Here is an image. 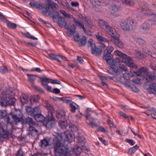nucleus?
<instances>
[{"mask_svg":"<svg viewBox=\"0 0 156 156\" xmlns=\"http://www.w3.org/2000/svg\"><path fill=\"white\" fill-rule=\"evenodd\" d=\"M139 76L143 77V80L147 83L156 79V74L154 72H149L148 69L144 67H141L136 72H132L130 71L129 73H126L124 74L123 77L127 80L133 76Z\"/></svg>","mask_w":156,"mask_h":156,"instance_id":"1","label":"nucleus"},{"mask_svg":"<svg viewBox=\"0 0 156 156\" xmlns=\"http://www.w3.org/2000/svg\"><path fill=\"white\" fill-rule=\"evenodd\" d=\"M111 54L104 52L103 58L105 60L110 66L108 70V73L113 75H117L123 72L127 71V68L123 64H120L118 67L115 65V61L111 59Z\"/></svg>","mask_w":156,"mask_h":156,"instance_id":"2","label":"nucleus"},{"mask_svg":"<svg viewBox=\"0 0 156 156\" xmlns=\"http://www.w3.org/2000/svg\"><path fill=\"white\" fill-rule=\"evenodd\" d=\"M44 106L46 108L48 113V116L46 118L44 123V125L48 129H51L55 126V119L53 117V113L54 112L53 107L47 101L44 103Z\"/></svg>","mask_w":156,"mask_h":156,"instance_id":"3","label":"nucleus"},{"mask_svg":"<svg viewBox=\"0 0 156 156\" xmlns=\"http://www.w3.org/2000/svg\"><path fill=\"white\" fill-rule=\"evenodd\" d=\"M55 156H58L62 153L65 154L64 156H73L70 153H68L67 146H61L60 140H56L53 144Z\"/></svg>","mask_w":156,"mask_h":156,"instance_id":"4","label":"nucleus"},{"mask_svg":"<svg viewBox=\"0 0 156 156\" xmlns=\"http://www.w3.org/2000/svg\"><path fill=\"white\" fill-rule=\"evenodd\" d=\"M25 122L26 124L29 125L28 128V133L30 136H31L33 137H35L37 134V131L33 126L35 124V122H34L32 118L28 117L26 119Z\"/></svg>","mask_w":156,"mask_h":156,"instance_id":"5","label":"nucleus"},{"mask_svg":"<svg viewBox=\"0 0 156 156\" xmlns=\"http://www.w3.org/2000/svg\"><path fill=\"white\" fill-rule=\"evenodd\" d=\"M87 44L88 46L90 47L91 51L92 54L97 56H100L101 55L102 49L99 47H96L94 43H93V40L90 39L88 41Z\"/></svg>","mask_w":156,"mask_h":156,"instance_id":"6","label":"nucleus"},{"mask_svg":"<svg viewBox=\"0 0 156 156\" xmlns=\"http://www.w3.org/2000/svg\"><path fill=\"white\" fill-rule=\"evenodd\" d=\"M2 93V94L3 95L4 98H7L8 102L9 104L11 105H13L16 101V99L15 98L12 97V95L14 94L12 91L8 89L6 90L5 93Z\"/></svg>","mask_w":156,"mask_h":156,"instance_id":"7","label":"nucleus"},{"mask_svg":"<svg viewBox=\"0 0 156 156\" xmlns=\"http://www.w3.org/2000/svg\"><path fill=\"white\" fill-rule=\"evenodd\" d=\"M31 7H35L36 8L42 10V13L44 15H46L47 12L49 9L48 5L44 4H37L35 2H31L30 3Z\"/></svg>","mask_w":156,"mask_h":156,"instance_id":"8","label":"nucleus"},{"mask_svg":"<svg viewBox=\"0 0 156 156\" xmlns=\"http://www.w3.org/2000/svg\"><path fill=\"white\" fill-rule=\"evenodd\" d=\"M142 13L149 16L156 18V12L154 9H151L147 7L142 8Z\"/></svg>","mask_w":156,"mask_h":156,"instance_id":"9","label":"nucleus"},{"mask_svg":"<svg viewBox=\"0 0 156 156\" xmlns=\"http://www.w3.org/2000/svg\"><path fill=\"white\" fill-rule=\"evenodd\" d=\"M116 37H112L111 41L118 48H122L124 47V44L119 39V34Z\"/></svg>","mask_w":156,"mask_h":156,"instance_id":"10","label":"nucleus"},{"mask_svg":"<svg viewBox=\"0 0 156 156\" xmlns=\"http://www.w3.org/2000/svg\"><path fill=\"white\" fill-rule=\"evenodd\" d=\"M48 5L49 9L47 12V15L45 16H49L52 18V20L54 22L57 21V17L59 16V13L58 12L54 11L52 8H51L50 10V5L49 4L46 5Z\"/></svg>","mask_w":156,"mask_h":156,"instance_id":"11","label":"nucleus"},{"mask_svg":"<svg viewBox=\"0 0 156 156\" xmlns=\"http://www.w3.org/2000/svg\"><path fill=\"white\" fill-rule=\"evenodd\" d=\"M49 58L51 60H56L58 62L61 61L60 59L66 61H67V58L66 57L60 55H56L53 54H48Z\"/></svg>","mask_w":156,"mask_h":156,"instance_id":"12","label":"nucleus"},{"mask_svg":"<svg viewBox=\"0 0 156 156\" xmlns=\"http://www.w3.org/2000/svg\"><path fill=\"white\" fill-rule=\"evenodd\" d=\"M65 137L64 140L65 141H68L69 142H71L74 140V139L76 138L75 136V134L73 132L71 133L69 131H66L64 133Z\"/></svg>","mask_w":156,"mask_h":156,"instance_id":"13","label":"nucleus"},{"mask_svg":"<svg viewBox=\"0 0 156 156\" xmlns=\"http://www.w3.org/2000/svg\"><path fill=\"white\" fill-rule=\"evenodd\" d=\"M105 30L108 34L111 35V39L112 37H117V35L119 34L117 31L108 25L106 26Z\"/></svg>","mask_w":156,"mask_h":156,"instance_id":"14","label":"nucleus"},{"mask_svg":"<svg viewBox=\"0 0 156 156\" xmlns=\"http://www.w3.org/2000/svg\"><path fill=\"white\" fill-rule=\"evenodd\" d=\"M129 19L121 20L120 23L121 28L124 30L128 31L129 30L130 26L129 23Z\"/></svg>","mask_w":156,"mask_h":156,"instance_id":"15","label":"nucleus"},{"mask_svg":"<svg viewBox=\"0 0 156 156\" xmlns=\"http://www.w3.org/2000/svg\"><path fill=\"white\" fill-rule=\"evenodd\" d=\"M93 5L95 7H98L100 5H106L108 3L106 0H90Z\"/></svg>","mask_w":156,"mask_h":156,"instance_id":"16","label":"nucleus"},{"mask_svg":"<svg viewBox=\"0 0 156 156\" xmlns=\"http://www.w3.org/2000/svg\"><path fill=\"white\" fill-rule=\"evenodd\" d=\"M12 118L16 123L23 121L22 114L20 111H16V114L12 115Z\"/></svg>","mask_w":156,"mask_h":156,"instance_id":"17","label":"nucleus"},{"mask_svg":"<svg viewBox=\"0 0 156 156\" xmlns=\"http://www.w3.org/2000/svg\"><path fill=\"white\" fill-rule=\"evenodd\" d=\"M96 37L98 41L100 44H103V43H107L108 44H109V40L108 39L101 36L99 33H97L96 35Z\"/></svg>","mask_w":156,"mask_h":156,"instance_id":"18","label":"nucleus"},{"mask_svg":"<svg viewBox=\"0 0 156 156\" xmlns=\"http://www.w3.org/2000/svg\"><path fill=\"white\" fill-rule=\"evenodd\" d=\"M9 133L7 131L5 130L2 127H0V137L4 138L8 137Z\"/></svg>","mask_w":156,"mask_h":156,"instance_id":"19","label":"nucleus"},{"mask_svg":"<svg viewBox=\"0 0 156 156\" xmlns=\"http://www.w3.org/2000/svg\"><path fill=\"white\" fill-rule=\"evenodd\" d=\"M148 90L150 94H156V83H152L150 84Z\"/></svg>","mask_w":156,"mask_h":156,"instance_id":"20","label":"nucleus"},{"mask_svg":"<svg viewBox=\"0 0 156 156\" xmlns=\"http://www.w3.org/2000/svg\"><path fill=\"white\" fill-rule=\"evenodd\" d=\"M142 50L143 52L150 57L154 58H156V53L155 52H152L150 50L146 48H143Z\"/></svg>","mask_w":156,"mask_h":156,"instance_id":"21","label":"nucleus"},{"mask_svg":"<svg viewBox=\"0 0 156 156\" xmlns=\"http://www.w3.org/2000/svg\"><path fill=\"white\" fill-rule=\"evenodd\" d=\"M150 24L147 22L144 23L140 27V30L143 32L148 30L150 28Z\"/></svg>","mask_w":156,"mask_h":156,"instance_id":"22","label":"nucleus"},{"mask_svg":"<svg viewBox=\"0 0 156 156\" xmlns=\"http://www.w3.org/2000/svg\"><path fill=\"white\" fill-rule=\"evenodd\" d=\"M123 56L122 58V62L125 63L126 65L130 61H132V59L130 57L125 54Z\"/></svg>","mask_w":156,"mask_h":156,"instance_id":"23","label":"nucleus"},{"mask_svg":"<svg viewBox=\"0 0 156 156\" xmlns=\"http://www.w3.org/2000/svg\"><path fill=\"white\" fill-rule=\"evenodd\" d=\"M76 30V27L74 25H71L69 28V30L67 32V34L68 36H70L73 34Z\"/></svg>","mask_w":156,"mask_h":156,"instance_id":"24","label":"nucleus"},{"mask_svg":"<svg viewBox=\"0 0 156 156\" xmlns=\"http://www.w3.org/2000/svg\"><path fill=\"white\" fill-rule=\"evenodd\" d=\"M34 118L35 120L37 122H43V123L46 119L41 114L34 115Z\"/></svg>","mask_w":156,"mask_h":156,"instance_id":"25","label":"nucleus"},{"mask_svg":"<svg viewBox=\"0 0 156 156\" xmlns=\"http://www.w3.org/2000/svg\"><path fill=\"white\" fill-rule=\"evenodd\" d=\"M73 21L76 25L78 27L81 28L82 29H84V24L82 23L78 19H76L73 17Z\"/></svg>","mask_w":156,"mask_h":156,"instance_id":"26","label":"nucleus"},{"mask_svg":"<svg viewBox=\"0 0 156 156\" xmlns=\"http://www.w3.org/2000/svg\"><path fill=\"white\" fill-rule=\"evenodd\" d=\"M134 54L136 58L139 59H143L146 57V56L142 53L140 51L137 50L135 51Z\"/></svg>","mask_w":156,"mask_h":156,"instance_id":"27","label":"nucleus"},{"mask_svg":"<svg viewBox=\"0 0 156 156\" xmlns=\"http://www.w3.org/2000/svg\"><path fill=\"white\" fill-rule=\"evenodd\" d=\"M66 21L63 17H59L58 18L57 23L59 26L62 27L66 25Z\"/></svg>","mask_w":156,"mask_h":156,"instance_id":"28","label":"nucleus"},{"mask_svg":"<svg viewBox=\"0 0 156 156\" xmlns=\"http://www.w3.org/2000/svg\"><path fill=\"white\" fill-rule=\"evenodd\" d=\"M129 19L130 21L129 23L130 26V29L132 30L135 29L137 25L136 22L135 20L129 18Z\"/></svg>","mask_w":156,"mask_h":156,"instance_id":"29","label":"nucleus"},{"mask_svg":"<svg viewBox=\"0 0 156 156\" xmlns=\"http://www.w3.org/2000/svg\"><path fill=\"white\" fill-rule=\"evenodd\" d=\"M41 110L40 106H37L34 107L33 108V116H34L35 115H37L41 114Z\"/></svg>","mask_w":156,"mask_h":156,"instance_id":"30","label":"nucleus"},{"mask_svg":"<svg viewBox=\"0 0 156 156\" xmlns=\"http://www.w3.org/2000/svg\"><path fill=\"white\" fill-rule=\"evenodd\" d=\"M98 25L101 28H103L105 27V28L106 26L108 25V23L104 20L100 19L98 20Z\"/></svg>","mask_w":156,"mask_h":156,"instance_id":"31","label":"nucleus"},{"mask_svg":"<svg viewBox=\"0 0 156 156\" xmlns=\"http://www.w3.org/2000/svg\"><path fill=\"white\" fill-rule=\"evenodd\" d=\"M73 152L76 155L80 154L82 151L81 147L78 145H76L73 150Z\"/></svg>","mask_w":156,"mask_h":156,"instance_id":"32","label":"nucleus"},{"mask_svg":"<svg viewBox=\"0 0 156 156\" xmlns=\"http://www.w3.org/2000/svg\"><path fill=\"white\" fill-rule=\"evenodd\" d=\"M28 98L27 95L23 94L20 97V101L23 104L26 103L27 102Z\"/></svg>","mask_w":156,"mask_h":156,"instance_id":"33","label":"nucleus"},{"mask_svg":"<svg viewBox=\"0 0 156 156\" xmlns=\"http://www.w3.org/2000/svg\"><path fill=\"white\" fill-rule=\"evenodd\" d=\"M40 98L38 95L33 96L30 98V104L31 105L34 102H37L39 101Z\"/></svg>","mask_w":156,"mask_h":156,"instance_id":"34","label":"nucleus"},{"mask_svg":"<svg viewBox=\"0 0 156 156\" xmlns=\"http://www.w3.org/2000/svg\"><path fill=\"white\" fill-rule=\"evenodd\" d=\"M84 21L86 22L85 23L86 26L89 28H92L94 26L91 20L89 19L87 17L85 19Z\"/></svg>","mask_w":156,"mask_h":156,"instance_id":"35","label":"nucleus"},{"mask_svg":"<svg viewBox=\"0 0 156 156\" xmlns=\"http://www.w3.org/2000/svg\"><path fill=\"white\" fill-rule=\"evenodd\" d=\"M59 126L62 128H66L67 126V121L64 120H60L58 122Z\"/></svg>","mask_w":156,"mask_h":156,"instance_id":"36","label":"nucleus"},{"mask_svg":"<svg viewBox=\"0 0 156 156\" xmlns=\"http://www.w3.org/2000/svg\"><path fill=\"white\" fill-rule=\"evenodd\" d=\"M27 75L28 77L29 81L33 83L36 78V76L35 75L27 74Z\"/></svg>","mask_w":156,"mask_h":156,"instance_id":"37","label":"nucleus"},{"mask_svg":"<svg viewBox=\"0 0 156 156\" xmlns=\"http://www.w3.org/2000/svg\"><path fill=\"white\" fill-rule=\"evenodd\" d=\"M41 81L44 87L47 85L48 83H50V79L46 77L42 78Z\"/></svg>","mask_w":156,"mask_h":156,"instance_id":"38","label":"nucleus"},{"mask_svg":"<svg viewBox=\"0 0 156 156\" xmlns=\"http://www.w3.org/2000/svg\"><path fill=\"white\" fill-rule=\"evenodd\" d=\"M93 121H90L88 123V125L91 126L92 128L96 127L98 126V121L96 119H93Z\"/></svg>","mask_w":156,"mask_h":156,"instance_id":"39","label":"nucleus"},{"mask_svg":"<svg viewBox=\"0 0 156 156\" xmlns=\"http://www.w3.org/2000/svg\"><path fill=\"white\" fill-rule=\"evenodd\" d=\"M75 105H76V104L74 102L71 103L70 104L69 106L71 108L70 111L73 113L75 112L76 110L78 108V109H79L78 106L77 105V107H76Z\"/></svg>","mask_w":156,"mask_h":156,"instance_id":"40","label":"nucleus"},{"mask_svg":"<svg viewBox=\"0 0 156 156\" xmlns=\"http://www.w3.org/2000/svg\"><path fill=\"white\" fill-rule=\"evenodd\" d=\"M107 78L105 76H103L101 79V85L105 87H108V85L106 83V80L107 79Z\"/></svg>","mask_w":156,"mask_h":156,"instance_id":"41","label":"nucleus"},{"mask_svg":"<svg viewBox=\"0 0 156 156\" xmlns=\"http://www.w3.org/2000/svg\"><path fill=\"white\" fill-rule=\"evenodd\" d=\"M66 113L64 111L61 110L58 112L57 113L56 116L58 119H60L64 117Z\"/></svg>","mask_w":156,"mask_h":156,"instance_id":"42","label":"nucleus"},{"mask_svg":"<svg viewBox=\"0 0 156 156\" xmlns=\"http://www.w3.org/2000/svg\"><path fill=\"white\" fill-rule=\"evenodd\" d=\"M139 146L136 145L135 146L130 148L128 150V151L130 154H132L134 153L136 150L138 149Z\"/></svg>","mask_w":156,"mask_h":156,"instance_id":"43","label":"nucleus"},{"mask_svg":"<svg viewBox=\"0 0 156 156\" xmlns=\"http://www.w3.org/2000/svg\"><path fill=\"white\" fill-rule=\"evenodd\" d=\"M49 142L48 140L44 139L41 141L40 145L42 147H44L48 145Z\"/></svg>","mask_w":156,"mask_h":156,"instance_id":"44","label":"nucleus"},{"mask_svg":"<svg viewBox=\"0 0 156 156\" xmlns=\"http://www.w3.org/2000/svg\"><path fill=\"white\" fill-rule=\"evenodd\" d=\"M60 12L64 16L67 18L70 19L73 18V16L72 15L68 14L65 11L63 10H60Z\"/></svg>","mask_w":156,"mask_h":156,"instance_id":"45","label":"nucleus"},{"mask_svg":"<svg viewBox=\"0 0 156 156\" xmlns=\"http://www.w3.org/2000/svg\"><path fill=\"white\" fill-rule=\"evenodd\" d=\"M114 49V47L111 46H108L107 47L105 50L104 52L105 53L111 54V53Z\"/></svg>","mask_w":156,"mask_h":156,"instance_id":"46","label":"nucleus"},{"mask_svg":"<svg viewBox=\"0 0 156 156\" xmlns=\"http://www.w3.org/2000/svg\"><path fill=\"white\" fill-rule=\"evenodd\" d=\"M87 41L86 37L83 36L81 39L80 42L79 43V45L80 46H82L85 45Z\"/></svg>","mask_w":156,"mask_h":156,"instance_id":"47","label":"nucleus"},{"mask_svg":"<svg viewBox=\"0 0 156 156\" xmlns=\"http://www.w3.org/2000/svg\"><path fill=\"white\" fill-rule=\"evenodd\" d=\"M107 123L109 127L111 128H116V126L113 123V121L111 120V118L110 117H108Z\"/></svg>","mask_w":156,"mask_h":156,"instance_id":"48","label":"nucleus"},{"mask_svg":"<svg viewBox=\"0 0 156 156\" xmlns=\"http://www.w3.org/2000/svg\"><path fill=\"white\" fill-rule=\"evenodd\" d=\"M5 98L4 99H2L0 101L1 105L2 107H6L7 105L8 99L7 98Z\"/></svg>","mask_w":156,"mask_h":156,"instance_id":"49","label":"nucleus"},{"mask_svg":"<svg viewBox=\"0 0 156 156\" xmlns=\"http://www.w3.org/2000/svg\"><path fill=\"white\" fill-rule=\"evenodd\" d=\"M126 65L131 68L136 69L137 68V66L133 62H132V61H130Z\"/></svg>","mask_w":156,"mask_h":156,"instance_id":"50","label":"nucleus"},{"mask_svg":"<svg viewBox=\"0 0 156 156\" xmlns=\"http://www.w3.org/2000/svg\"><path fill=\"white\" fill-rule=\"evenodd\" d=\"M26 110L28 114L33 116V109L30 106H27L26 108Z\"/></svg>","mask_w":156,"mask_h":156,"instance_id":"51","label":"nucleus"},{"mask_svg":"<svg viewBox=\"0 0 156 156\" xmlns=\"http://www.w3.org/2000/svg\"><path fill=\"white\" fill-rule=\"evenodd\" d=\"M122 3L126 4L130 6L132 5L134 3L133 0H122Z\"/></svg>","mask_w":156,"mask_h":156,"instance_id":"52","label":"nucleus"},{"mask_svg":"<svg viewBox=\"0 0 156 156\" xmlns=\"http://www.w3.org/2000/svg\"><path fill=\"white\" fill-rule=\"evenodd\" d=\"M7 27L10 28L15 29L16 27V24L8 22L7 23Z\"/></svg>","mask_w":156,"mask_h":156,"instance_id":"53","label":"nucleus"},{"mask_svg":"<svg viewBox=\"0 0 156 156\" xmlns=\"http://www.w3.org/2000/svg\"><path fill=\"white\" fill-rule=\"evenodd\" d=\"M8 71L7 68L6 66H2L0 67V72L4 74L7 73Z\"/></svg>","mask_w":156,"mask_h":156,"instance_id":"54","label":"nucleus"},{"mask_svg":"<svg viewBox=\"0 0 156 156\" xmlns=\"http://www.w3.org/2000/svg\"><path fill=\"white\" fill-rule=\"evenodd\" d=\"M114 53L115 55L118 56L121 58L123 56L124 54L122 52L118 50L115 51H114Z\"/></svg>","mask_w":156,"mask_h":156,"instance_id":"55","label":"nucleus"},{"mask_svg":"<svg viewBox=\"0 0 156 156\" xmlns=\"http://www.w3.org/2000/svg\"><path fill=\"white\" fill-rule=\"evenodd\" d=\"M79 143H84L86 140L85 138L83 136H78L76 137Z\"/></svg>","mask_w":156,"mask_h":156,"instance_id":"56","label":"nucleus"},{"mask_svg":"<svg viewBox=\"0 0 156 156\" xmlns=\"http://www.w3.org/2000/svg\"><path fill=\"white\" fill-rule=\"evenodd\" d=\"M119 114L120 115L122 116V117H123L125 119H129V118H130L132 120L133 119V118L131 117H128L123 112L120 111L119 112Z\"/></svg>","mask_w":156,"mask_h":156,"instance_id":"57","label":"nucleus"},{"mask_svg":"<svg viewBox=\"0 0 156 156\" xmlns=\"http://www.w3.org/2000/svg\"><path fill=\"white\" fill-rule=\"evenodd\" d=\"M74 39L75 41L77 42L79 41L80 37L79 33L78 32H76L74 36Z\"/></svg>","mask_w":156,"mask_h":156,"instance_id":"58","label":"nucleus"},{"mask_svg":"<svg viewBox=\"0 0 156 156\" xmlns=\"http://www.w3.org/2000/svg\"><path fill=\"white\" fill-rule=\"evenodd\" d=\"M50 83L53 84H60L61 82L57 79L52 80L50 79Z\"/></svg>","mask_w":156,"mask_h":156,"instance_id":"59","label":"nucleus"},{"mask_svg":"<svg viewBox=\"0 0 156 156\" xmlns=\"http://www.w3.org/2000/svg\"><path fill=\"white\" fill-rule=\"evenodd\" d=\"M136 42L142 45L145 44V41L141 38H137L136 39Z\"/></svg>","mask_w":156,"mask_h":156,"instance_id":"60","label":"nucleus"},{"mask_svg":"<svg viewBox=\"0 0 156 156\" xmlns=\"http://www.w3.org/2000/svg\"><path fill=\"white\" fill-rule=\"evenodd\" d=\"M112 10L114 12H117L119 10V7H117L115 5H113L111 7Z\"/></svg>","mask_w":156,"mask_h":156,"instance_id":"61","label":"nucleus"},{"mask_svg":"<svg viewBox=\"0 0 156 156\" xmlns=\"http://www.w3.org/2000/svg\"><path fill=\"white\" fill-rule=\"evenodd\" d=\"M0 118H2L6 115V112L4 110H0Z\"/></svg>","mask_w":156,"mask_h":156,"instance_id":"62","label":"nucleus"},{"mask_svg":"<svg viewBox=\"0 0 156 156\" xmlns=\"http://www.w3.org/2000/svg\"><path fill=\"white\" fill-rule=\"evenodd\" d=\"M23 155L24 153L20 149L17 151L16 154V156H23Z\"/></svg>","mask_w":156,"mask_h":156,"instance_id":"63","label":"nucleus"},{"mask_svg":"<svg viewBox=\"0 0 156 156\" xmlns=\"http://www.w3.org/2000/svg\"><path fill=\"white\" fill-rule=\"evenodd\" d=\"M132 81L134 83L138 84H141L142 83L140 80L138 78H136L132 80Z\"/></svg>","mask_w":156,"mask_h":156,"instance_id":"64","label":"nucleus"}]
</instances>
